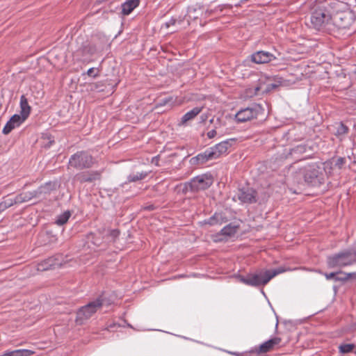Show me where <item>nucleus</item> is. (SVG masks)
Wrapping results in <instances>:
<instances>
[{
    "label": "nucleus",
    "instance_id": "nucleus-21",
    "mask_svg": "<svg viewBox=\"0 0 356 356\" xmlns=\"http://www.w3.org/2000/svg\"><path fill=\"white\" fill-rule=\"evenodd\" d=\"M203 107H194L191 111L186 113L181 118V121L179 123V125H184L187 122L193 120L197 115H199L202 111Z\"/></svg>",
    "mask_w": 356,
    "mask_h": 356
},
{
    "label": "nucleus",
    "instance_id": "nucleus-15",
    "mask_svg": "<svg viewBox=\"0 0 356 356\" xmlns=\"http://www.w3.org/2000/svg\"><path fill=\"white\" fill-rule=\"evenodd\" d=\"M24 122L25 120L22 118L19 114H14L5 124L2 133L8 135L15 128L20 127Z\"/></svg>",
    "mask_w": 356,
    "mask_h": 356
},
{
    "label": "nucleus",
    "instance_id": "nucleus-33",
    "mask_svg": "<svg viewBox=\"0 0 356 356\" xmlns=\"http://www.w3.org/2000/svg\"><path fill=\"white\" fill-rule=\"evenodd\" d=\"M283 79L281 77H275L273 80V82L268 83L266 85V90L267 92H270L271 90H273L276 88H277L279 86H280L282 83Z\"/></svg>",
    "mask_w": 356,
    "mask_h": 356
},
{
    "label": "nucleus",
    "instance_id": "nucleus-41",
    "mask_svg": "<svg viewBox=\"0 0 356 356\" xmlns=\"http://www.w3.org/2000/svg\"><path fill=\"white\" fill-rule=\"evenodd\" d=\"M208 118V114L207 113H202L200 115V122H204Z\"/></svg>",
    "mask_w": 356,
    "mask_h": 356
},
{
    "label": "nucleus",
    "instance_id": "nucleus-44",
    "mask_svg": "<svg viewBox=\"0 0 356 356\" xmlns=\"http://www.w3.org/2000/svg\"><path fill=\"white\" fill-rule=\"evenodd\" d=\"M210 123H214L215 121H214V119L213 118H211L210 120H209Z\"/></svg>",
    "mask_w": 356,
    "mask_h": 356
},
{
    "label": "nucleus",
    "instance_id": "nucleus-34",
    "mask_svg": "<svg viewBox=\"0 0 356 356\" xmlns=\"http://www.w3.org/2000/svg\"><path fill=\"white\" fill-rule=\"evenodd\" d=\"M17 200H16V198L15 197L14 198H7V199H5L3 200L1 202V207H4L5 209L12 207L13 205L14 204H17Z\"/></svg>",
    "mask_w": 356,
    "mask_h": 356
},
{
    "label": "nucleus",
    "instance_id": "nucleus-6",
    "mask_svg": "<svg viewBox=\"0 0 356 356\" xmlns=\"http://www.w3.org/2000/svg\"><path fill=\"white\" fill-rule=\"evenodd\" d=\"M212 184V176L207 174H202L192 178L189 181L185 183L184 191L186 193H195L200 191H204L209 188Z\"/></svg>",
    "mask_w": 356,
    "mask_h": 356
},
{
    "label": "nucleus",
    "instance_id": "nucleus-9",
    "mask_svg": "<svg viewBox=\"0 0 356 356\" xmlns=\"http://www.w3.org/2000/svg\"><path fill=\"white\" fill-rule=\"evenodd\" d=\"M353 22L352 15L349 13H338L331 16L330 23L339 29H348Z\"/></svg>",
    "mask_w": 356,
    "mask_h": 356
},
{
    "label": "nucleus",
    "instance_id": "nucleus-39",
    "mask_svg": "<svg viewBox=\"0 0 356 356\" xmlns=\"http://www.w3.org/2000/svg\"><path fill=\"white\" fill-rule=\"evenodd\" d=\"M94 71H95V68H94V67H90V68H89V69L87 70L86 74H87L88 76H92V77H93V78H95V77H97V76H98V74H97V73H96V74H93Z\"/></svg>",
    "mask_w": 356,
    "mask_h": 356
},
{
    "label": "nucleus",
    "instance_id": "nucleus-38",
    "mask_svg": "<svg viewBox=\"0 0 356 356\" xmlns=\"http://www.w3.org/2000/svg\"><path fill=\"white\" fill-rule=\"evenodd\" d=\"M218 131L216 129H213L211 131H208L207 136L209 138H213L216 136H217Z\"/></svg>",
    "mask_w": 356,
    "mask_h": 356
},
{
    "label": "nucleus",
    "instance_id": "nucleus-5",
    "mask_svg": "<svg viewBox=\"0 0 356 356\" xmlns=\"http://www.w3.org/2000/svg\"><path fill=\"white\" fill-rule=\"evenodd\" d=\"M95 162V158L86 151H78L71 155L69 159L70 167L76 170L88 169L93 166Z\"/></svg>",
    "mask_w": 356,
    "mask_h": 356
},
{
    "label": "nucleus",
    "instance_id": "nucleus-32",
    "mask_svg": "<svg viewBox=\"0 0 356 356\" xmlns=\"http://www.w3.org/2000/svg\"><path fill=\"white\" fill-rule=\"evenodd\" d=\"M355 346L354 343H342L339 346V352L341 354H347L353 352Z\"/></svg>",
    "mask_w": 356,
    "mask_h": 356
},
{
    "label": "nucleus",
    "instance_id": "nucleus-43",
    "mask_svg": "<svg viewBox=\"0 0 356 356\" xmlns=\"http://www.w3.org/2000/svg\"><path fill=\"white\" fill-rule=\"evenodd\" d=\"M333 289H334V292L336 293V292H337V286H333Z\"/></svg>",
    "mask_w": 356,
    "mask_h": 356
},
{
    "label": "nucleus",
    "instance_id": "nucleus-19",
    "mask_svg": "<svg viewBox=\"0 0 356 356\" xmlns=\"http://www.w3.org/2000/svg\"><path fill=\"white\" fill-rule=\"evenodd\" d=\"M226 218L220 213H215L208 219L201 222L202 225H209L210 226L220 225L226 222Z\"/></svg>",
    "mask_w": 356,
    "mask_h": 356
},
{
    "label": "nucleus",
    "instance_id": "nucleus-28",
    "mask_svg": "<svg viewBox=\"0 0 356 356\" xmlns=\"http://www.w3.org/2000/svg\"><path fill=\"white\" fill-rule=\"evenodd\" d=\"M15 198L17 204L26 202L34 199L32 191L18 194L17 195L15 196Z\"/></svg>",
    "mask_w": 356,
    "mask_h": 356
},
{
    "label": "nucleus",
    "instance_id": "nucleus-36",
    "mask_svg": "<svg viewBox=\"0 0 356 356\" xmlns=\"http://www.w3.org/2000/svg\"><path fill=\"white\" fill-rule=\"evenodd\" d=\"M108 236L110 238L111 241H115L119 236L120 231L117 229L108 230Z\"/></svg>",
    "mask_w": 356,
    "mask_h": 356
},
{
    "label": "nucleus",
    "instance_id": "nucleus-25",
    "mask_svg": "<svg viewBox=\"0 0 356 356\" xmlns=\"http://www.w3.org/2000/svg\"><path fill=\"white\" fill-rule=\"evenodd\" d=\"M348 131V127L342 122H340L336 124V131L334 134L340 140H342Z\"/></svg>",
    "mask_w": 356,
    "mask_h": 356
},
{
    "label": "nucleus",
    "instance_id": "nucleus-4",
    "mask_svg": "<svg viewBox=\"0 0 356 356\" xmlns=\"http://www.w3.org/2000/svg\"><path fill=\"white\" fill-rule=\"evenodd\" d=\"M329 268H341L356 263V246L327 257Z\"/></svg>",
    "mask_w": 356,
    "mask_h": 356
},
{
    "label": "nucleus",
    "instance_id": "nucleus-22",
    "mask_svg": "<svg viewBox=\"0 0 356 356\" xmlns=\"http://www.w3.org/2000/svg\"><path fill=\"white\" fill-rule=\"evenodd\" d=\"M20 114L19 116L25 120L28 118L31 113V106L28 103L26 97L23 95L20 97L19 102Z\"/></svg>",
    "mask_w": 356,
    "mask_h": 356
},
{
    "label": "nucleus",
    "instance_id": "nucleus-8",
    "mask_svg": "<svg viewBox=\"0 0 356 356\" xmlns=\"http://www.w3.org/2000/svg\"><path fill=\"white\" fill-rule=\"evenodd\" d=\"M262 107L261 105L254 104L247 108L241 109L235 115V119L238 122H245L257 116L261 113Z\"/></svg>",
    "mask_w": 356,
    "mask_h": 356
},
{
    "label": "nucleus",
    "instance_id": "nucleus-31",
    "mask_svg": "<svg viewBox=\"0 0 356 356\" xmlns=\"http://www.w3.org/2000/svg\"><path fill=\"white\" fill-rule=\"evenodd\" d=\"M99 51H100V49L92 44H88L83 47V54L84 55L92 56Z\"/></svg>",
    "mask_w": 356,
    "mask_h": 356
},
{
    "label": "nucleus",
    "instance_id": "nucleus-29",
    "mask_svg": "<svg viewBox=\"0 0 356 356\" xmlns=\"http://www.w3.org/2000/svg\"><path fill=\"white\" fill-rule=\"evenodd\" d=\"M33 353V351L28 349H17L6 352L7 356H30Z\"/></svg>",
    "mask_w": 356,
    "mask_h": 356
},
{
    "label": "nucleus",
    "instance_id": "nucleus-27",
    "mask_svg": "<svg viewBox=\"0 0 356 356\" xmlns=\"http://www.w3.org/2000/svg\"><path fill=\"white\" fill-rule=\"evenodd\" d=\"M238 227L233 225L232 223L225 226L220 232L218 235H223L225 236H232L237 232Z\"/></svg>",
    "mask_w": 356,
    "mask_h": 356
},
{
    "label": "nucleus",
    "instance_id": "nucleus-42",
    "mask_svg": "<svg viewBox=\"0 0 356 356\" xmlns=\"http://www.w3.org/2000/svg\"><path fill=\"white\" fill-rule=\"evenodd\" d=\"M155 206L154 204H149V205H147L144 207V209L145 210H147V211H153L155 209Z\"/></svg>",
    "mask_w": 356,
    "mask_h": 356
},
{
    "label": "nucleus",
    "instance_id": "nucleus-1",
    "mask_svg": "<svg viewBox=\"0 0 356 356\" xmlns=\"http://www.w3.org/2000/svg\"><path fill=\"white\" fill-rule=\"evenodd\" d=\"M286 271L283 267H279L273 270L259 271L256 273H249L247 276L238 275L239 281L245 285L251 286H259L266 284L272 278Z\"/></svg>",
    "mask_w": 356,
    "mask_h": 356
},
{
    "label": "nucleus",
    "instance_id": "nucleus-3",
    "mask_svg": "<svg viewBox=\"0 0 356 356\" xmlns=\"http://www.w3.org/2000/svg\"><path fill=\"white\" fill-rule=\"evenodd\" d=\"M105 298L100 295L96 299L81 307L76 312V322L82 325L86 321L92 316L104 304Z\"/></svg>",
    "mask_w": 356,
    "mask_h": 356
},
{
    "label": "nucleus",
    "instance_id": "nucleus-18",
    "mask_svg": "<svg viewBox=\"0 0 356 356\" xmlns=\"http://www.w3.org/2000/svg\"><path fill=\"white\" fill-rule=\"evenodd\" d=\"M213 152L209 151V148H207L204 152L192 157L190 159V163L193 165L203 164L209 160L213 159Z\"/></svg>",
    "mask_w": 356,
    "mask_h": 356
},
{
    "label": "nucleus",
    "instance_id": "nucleus-14",
    "mask_svg": "<svg viewBox=\"0 0 356 356\" xmlns=\"http://www.w3.org/2000/svg\"><path fill=\"white\" fill-rule=\"evenodd\" d=\"M251 60L256 64H265L276 59V56L269 51H258L250 56Z\"/></svg>",
    "mask_w": 356,
    "mask_h": 356
},
{
    "label": "nucleus",
    "instance_id": "nucleus-2",
    "mask_svg": "<svg viewBox=\"0 0 356 356\" xmlns=\"http://www.w3.org/2000/svg\"><path fill=\"white\" fill-rule=\"evenodd\" d=\"M305 182L312 186H319L325 181V169L322 164L312 163L300 169Z\"/></svg>",
    "mask_w": 356,
    "mask_h": 356
},
{
    "label": "nucleus",
    "instance_id": "nucleus-46",
    "mask_svg": "<svg viewBox=\"0 0 356 356\" xmlns=\"http://www.w3.org/2000/svg\"><path fill=\"white\" fill-rule=\"evenodd\" d=\"M166 104V100H163V104Z\"/></svg>",
    "mask_w": 356,
    "mask_h": 356
},
{
    "label": "nucleus",
    "instance_id": "nucleus-16",
    "mask_svg": "<svg viewBox=\"0 0 356 356\" xmlns=\"http://www.w3.org/2000/svg\"><path fill=\"white\" fill-rule=\"evenodd\" d=\"M101 171L98 170H92V171H84L80 173H78L76 175V179L80 183L85 182H92L96 180H98L101 177Z\"/></svg>",
    "mask_w": 356,
    "mask_h": 356
},
{
    "label": "nucleus",
    "instance_id": "nucleus-7",
    "mask_svg": "<svg viewBox=\"0 0 356 356\" xmlns=\"http://www.w3.org/2000/svg\"><path fill=\"white\" fill-rule=\"evenodd\" d=\"M331 15L323 8L315 9L311 14L310 22L313 27L319 30L326 24L330 22Z\"/></svg>",
    "mask_w": 356,
    "mask_h": 356
},
{
    "label": "nucleus",
    "instance_id": "nucleus-26",
    "mask_svg": "<svg viewBox=\"0 0 356 356\" xmlns=\"http://www.w3.org/2000/svg\"><path fill=\"white\" fill-rule=\"evenodd\" d=\"M58 265H60V264L56 262L53 257H50L40 263L38 266V269L40 270H47Z\"/></svg>",
    "mask_w": 356,
    "mask_h": 356
},
{
    "label": "nucleus",
    "instance_id": "nucleus-24",
    "mask_svg": "<svg viewBox=\"0 0 356 356\" xmlns=\"http://www.w3.org/2000/svg\"><path fill=\"white\" fill-rule=\"evenodd\" d=\"M139 4L140 0H127L121 6L122 14L123 15H129Z\"/></svg>",
    "mask_w": 356,
    "mask_h": 356
},
{
    "label": "nucleus",
    "instance_id": "nucleus-35",
    "mask_svg": "<svg viewBox=\"0 0 356 356\" xmlns=\"http://www.w3.org/2000/svg\"><path fill=\"white\" fill-rule=\"evenodd\" d=\"M182 22V19L175 17H171L168 22H165L163 26L168 29L171 26H175L177 24H181Z\"/></svg>",
    "mask_w": 356,
    "mask_h": 356
},
{
    "label": "nucleus",
    "instance_id": "nucleus-10",
    "mask_svg": "<svg viewBox=\"0 0 356 356\" xmlns=\"http://www.w3.org/2000/svg\"><path fill=\"white\" fill-rule=\"evenodd\" d=\"M236 195L243 204H254L258 200L257 192L254 188L250 187L239 188Z\"/></svg>",
    "mask_w": 356,
    "mask_h": 356
},
{
    "label": "nucleus",
    "instance_id": "nucleus-37",
    "mask_svg": "<svg viewBox=\"0 0 356 356\" xmlns=\"http://www.w3.org/2000/svg\"><path fill=\"white\" fill-rule=\"evenodd\" d=\"M223 125L222 120L218 118L214 122V128L218 131V130Z\"/></svg>",
    "mask_w": 356,
    "mask_h": 356
},
{
    "label": "nucleus",
    "instance_id": "nucleus-17",
    "mask_svg": "<svg viewBox=\"0 0 356 356\" xmlns=\"http://www.w3.org/2000/svg\"><path fill=\"white\" fill-rule=\"evenodd\" d=\"M324 275L327 280H333L335 282H342L352 277L356 278V273H345L342 271L325 273Z\"/></svg>",
    "mask_w": 356,
    "mask_h": 356
},
{
    "label": "nucleus",
    "instance_id": "nucleus-12",
    "mask_svg": "<svg viewBox=\"0 0 356 356\" xmlns=\"http://www.w3.org/2000/svg\"><path fill=\"white\" fill-rule=\"evenodd\" d=\"M280 342L281 338L276 337H273L260 344L259 346H254L250 350V353H255L258 355L261 353H266L271 350L275 346L278 345Z\"/></svg>",
    "mask_w": 356,
    "mask_h": 356
},
{
    "label": "nucleus",
    "instance_id": "nucleus-11",
    "mask_svg": "<svg viewBox=\"0 0 356 356\" xmlns=\"http://www.w3.org/2000/svg\"><path fill=\"white\" fill-rule=\"evenodd\" d=\"M56 189V184L51 181H48L41 185L37 189L32 191L34 199L39 201L43 200L50 195L51 191Z\"/></svg>",
    "mask_w": 356,
    "mask_h": 356
},
{
    "label": "nucleus",
    "instance_id": "nucleus-40",
    "mask_svg": "<svg viewBox=\"0 0 356 356\" xmlns=\"http://www.w3.org/2000/svg\"><path fill=\"white\" fill-rule=\"evenodd\" d=\"M345 159L342 157H339L336 161V165L339 168H341V166L344 164Z\"/></svg>",
    "mask_w": 356,
    "mask_h": 356
},
{
    "label": "nucleus",
    "instance_id": "nucleus-13",
    "mask_svg": "<svg viewBox=\"0 0 356 356\" xmlns=\"http://www.w3.org/2000/svg\"><path fill=\"white\" fill-rule=\"evenodd\" d=\"M235 142L234 138H229L223 141L220 142L219 143L215 145L213 147H209V151L213 152V159H218L222 155L227 152L228 149L232 145V144Z\"/></svg>",
    "mask_w": 356,
    "mask_h": 356
},
{
    "label": "nucleus",
    "instance_id": "nucleus-20",
    "mask_svg": "<svg viewBox=\"0 0 356 356\" xmlns=\"http://www.w3.org/2000/svg\"><path fill=\"white\" fill-rule=\"evenodd\" d=\"M149 174L147 171L132 170L127 177L126 183L136 182L145 179Z\"/></svg>",
    "mask_w": 356,
    "mask_h": 356
},
{
    "label": "nucleus",
    "instance_id": "nucleus-45",
    "mask_svg": "<svg viewBox=\"0 0 356 356\" xmlns=\"http://www.w3.org/2000/svg\"><path fill=\"white\" fill-rule=\"evenodd\" d=\"M0 356H7L6 353H5L4 354L0 355Z\"/></svg>",
    "mask_w": 356,
    "mask_h": 356
},
{
    "label": "nucleus",
    "instance_id": "nucleus-23",
    "mask_svg": "<svg viewBox=\"0 0 356 356\" xmlns=\"http://www.w3.org/2000/svg\"><path fill=\"white\" fill-rule=\"evenodd\" d=\"M311 146L305 143L299 144L290 149L289 154L293 156H299L307 152H312Z\"/></svg>",
    "mask_w": 356,
    "mask_h": 356
},
{
    "label": "nucleus",
    "instance_id": "nucleus-30",
    "mask_svg": "<svg viewBox=\"0 0 356 356\" xmlns=\"http://www.w3.org/2000/svg\"><path fill=\"white\" fill-rule=\"evenodd\" d=\"M70 216H71V212L68 210L65 211V212H63V213H61L57 216V218L56 220V223L58 225H63L68 221Z\"/></svg>",
    "mask_w": 356,
    "mask_h": 356
}]
</instances>
